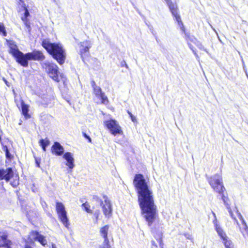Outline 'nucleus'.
Returning <instances> with one entry per match:
<instances>
[{
    "mask_svg": "<svg viewBox=\"0 0 248 248\" xmlns=\"http://www.w3.org/2000/svg\"><path fill=\"white\" fill-rule=\"evenodd\" d=\"M45 59V56L40 51H33L26 54L23 53V56L19 62V64L21 66L27 67L28 66V61H39Z\"/></svg>",
    "mask_w": 248,
    "mask_h": 248,
    "instance_id": "39448f33",
    "label": "nucleus"
},
{
    "mask_svg": "<svg viewBox=\"0 0 248 248\" xmlns=\"http://www.w3.org/2000/svg\"><path fill=\"white\" fill-rule=\"evenodd\" d=\"M63 158L66 161V165L70 169H72L74 165V159L73 154L70 152H66L63 154Z\"/></svg>",
    "mask_w": 248,
    "mask_h": 248,
    "instance_id": "a211bd4d",
    "label": "nucleus"
},
{
    "mask_svg": "<svg viewBox=\"0 0 248 248\" xmlns=\"http://www.w3.org/2000/svg\"><path fill=\"white\" fill-rule=\"evenodd\" d=\"M45 205H46V202H44V204L42 203V206H43L44 208V206Z\"/></svg>",
    "mask_w": 248,
    "mask_h": 248,
    "instance_id": "79ce46f5",
    "label": "nucleus"
},
{
    "mask_svg": "<svg viewBox=\"0 0 248 248\" xmlns=\"http://www.w3.org/2000/svg\"><path fill=\"white\" fill-rule=\"evenodd\" d=\"M151 243H152V248H157V245L155 241L152 240L151 241Z\"/></svg>",
    "mask_w": 248,
    "mask_h": 248,
    "instance_id": "7c9ffc66",
    "label": "nucleus"
},
{
    "mask_svg": "<svg viewBox=\"0 0 248 248\" xmlns=\"http://www.w3.org/2000/svg\"><path fill=\"white\" fill-rule=\"evenodd\" d=\"M208 182L214 190L221 195V199L224 202L225 207L227 209L232 219L238 225L237 219L234 217L232 212V211L230 204L229 203V199L227 197H225L223 194L226 189L223 185L222 178L221 175L219 174H216L208 178Z\"/></svg>",
    "mask_w": 248,
    "mask_h": 248,
    "instance_id": "f03ea898",
    "label": "nucleus"
},
{
    "mask_svg": "<svg viewBox=\"0 0 248 248\" xmlns=\"http://www.w3.org/2000/svg\"><path fill=\"white\" fill-rule=\"evenodd\" d=\"M128 113L129 115V116L131 118V120L133 122H136V118L130 112V111H128Z\"/></svg>",
    "mask_w": 248,
    "mask_h": 248,
    "instance_id": "c756f323",
    "label": "nucleus"
},
{
    "mask_svg": "<svg viewBox=\"0 0 248 248\" xmlns=\"http://www.w3.org/2000/svg\"><path fill=\"white\" fill-rule=\"evenodd\" d=\"M56 208L61 222L66 228H68L69 223H68L67 213L64 205L62 202H56Z\"/></svg>",
    "mask_w": 248,
    "mask_h": 248,
    "instance_id": "1a4fd4ad",
    "label": "nucleus"
},
{
    "mask_svg": "<svg viewBox=\"0 0 248 248\" xmlns=\"http://www.w3.org/2000/svg\"><path fill=\"white\" fill-rule=\"evenodd\" d=\"M108 229L109 226L108 225H106L100 229V234L104 239V246L102 248H111L110 246L108 244L109 240L108 238Z\"/></svg>",
    "mask_w": 248,
    "mask_h": 248,
    "instance_id": "2eb2a0df",
    "label": "nucleus"
},
{
    "mask_svg": "<svg viewBox=\"0 0 248 248\" xmlns=\"http://www.w3.org/2000/svg\"><path fill=\"white\" fill-rule=\"evenodd\" d=\"M30 16V13L29 12V11L28 9H26V10L24 12V16H22L21 18L23 23H24L26 27L28 29H30V22L27 17ZM29 31H30V30H29Z\"/></svg>",
    "mask_w": 248,
    "mask_h": 248,
    "instance_id": "412c9836",
    "label": "nucleus"
},
{
    "mask_svg": "<svg viewBox=\"0 0 248 248\" xmlns=\"http://www.w3.org/2000/svg\"><path fill=\"white\" fill-rule=\"evenodd\" d=\"M212 214L215 217V219L213 220V224L215 227V230L217 231L218 235L219 236L222 240L225 239L228 237L227 236L225 232L223 231L220 226L217 223V219L215 213L212 211Z\"/></svg>",
    "mask_w": 248,
    "mask_h": 248,
    "instance_id": "4468645a",
    "label": "nucleus"
},
{
    "mask_svg": "<svg viewBox=\"0 0 248 248\" xmlns=\"http://www.w3.org/2000/svg\"><path fill=\"white\" fill-rule=\"evenodd\" d=\"M2 149L3 151H4L5 153L9 151L8 149L6 146H3Z\"/></svg>",
    "mask_w": 248,
    "mask_h": 248,
    "instance_id": "c9c22d12",
    "label": "nucleus"
},
{
    "mask_svg": "<svg viewBox=\"0 0 248 248\" xmlns=\"http://www.w3.org/2000/svg\"><path fill=\"white\" fill-rule=\"evenodd\" d=\"M1 33L3 36H6L7 35L5 27L2 23H0V34Z\"/></svg>",
    "mask_w": 248,
    "mask_h": 248,
    "instance_id": "bb28decb",
    "label": "nucleus"
},
{
    "mask_svg": "<svg viewBox=\"0 0 248 248\" xmlns=\"http://www.w3.org/2000/svg\"><path fill=\"white\" fill-rule=\"evenodd\" d=\"M51 248H57L55 244H52V245H51Z\"/></svg>",
    "mask_w": 248,
    "mask_h": 248,
    "instance_id": "ea45409f",
    "label": "nucleus"
},
{
    "mask_svg": "<svg viewBox=\"0 0 248 248\" xmlns=\"http://www.w3.org/2000/svg\"><path fill=\"white\" fill-rule=\"evenodd\" d=\"M186 39L188 45L190 49L192 51L197 58H199V56L196 52V49L194 48L192 44L195 45L199 49L205 51L208 53L207 50L204 48L202 45L199 41L197 40L194 36H190L189 34L185 33Z\"/></svg>",
    "mask_w": 248,
    "mask_h": 248,
    "instance_id": "423d86ee",
    "label": "nucleus"
},
{
    "mask_svg": "<svg viewBox=\"0 0 248 248\" xmlns=\"http://www.w3.org/2000/svg\"><path fill=\"white\" fill-rule=\"evenodd\" d=\"M43 67L45 69L50 78L54 81L58 82L60 81V79H63V75L61 74L58 71V67L56 64L48 62H45L43 64Z\"/></svg>",
    "mask_w": 248,
    "mask_h": 248,
    "instance_id": "20e7f679",
    "label": "nucleus"
},
{
    "mask_svg": "<svg viewBox=\"0 0 248 248\" xmlns=\"http://www.w3.org/2000/svg\"><path fill=\"white\" fill-rule=\"evenodd\" d=\"M7 44L9 48V53L16 59V62L19 63L23 53L20 51L16 43L12 40H6Z\"/></svg>",
    "mask_w": 248,
    "mask_h": 248,
    "instance_id": "9d476101",
    "label": "nucleus"
},
{
    "mask_svg": "<svg viewBox=\"0 0 248 248\" xmlns=\"http://www.w3.org/2000/svg\"><path fill=\"white\" fill-rule=\"evenodd\" d=\"M99 215H100V211L99 210H96L94 213V216L95 217L96 222H97Z\"/></svg>",
    "mask_w": 248,
    "mask_h": 248,
    "instance_id": "c85d7f7f",
    "label": "nucleus"
},
{
    "mask_svg": "<svg viewBox=\"0 0 248 248\" xmlns=\"http://www.w3.org/2000/svg\"><path fill=\"white\" fill-rule=\"evenodd\" d=\"M39 143L40 145L42 147L43 151L45 152L46 151V147L50 143V141L47 138H46L45 139L40 140Z\"/></svg>",
    "mask_w": 248,
    "mask_h": 248,
    "instance_id": "4be33fe9",
    "label": "nucleus"
},
{
    "mask_svg": "<svg viewBox=\"0 0 248 248\" xmlns=\"http://www.w3.org/2000/svg\"><path fill=\"white\" fill-rule=\"evenodd\" d=\"M45 205H46V202H44V204L42 203V206H43L44 208V206Z\"/></svg>",
    "mask_w": 248,
    "mask_h": 248,
    "instance_id": "37998d69",
    "label": "nucleus"
},
{
    "mask_svg": "<svg viewBox=\"0 0 248 248\" xmlns=\"http://www.w3.org/2000/svg\"><path fill=\"white\" fill-rule=\"evenodd\" d=\"M31 236L32 237L33 239L34 240L38 241L43 246H45L46 245L47 242L45 237L40 234L37 232H31Z\"/></svg>",
    "mask_w": 248,
    "mask_h": 248,
    "instance_id": "6ab92c4d",
    "label": "nucleus"
},
{
    "mask_svg": "<svg viewBox=\"0 0 248 248\" xmlns=\"http://www.w3.org/2000/svg\"><path fill=\"white\" fill-rule=\"evenodd\" d=\"M29 215V213L27 212V215Z\"/></svg>",
    "mask_w": 248,
    "mask_h": 248,
    "instance_id": "a18cd8bd",
    "label": "nucleus"
},
{
    "mask_svg": "<svg viewBox=\"0 0 248 248\" xmlns=\"http://www.w3.org/2000/svg\"><path fill=\"white\" fill-rule=\"evenodd\" d=\"M21 108L22 114L25 116L26 118L29 117L28 114L29 111V106L25 104L23 101L21 102Z\"/></svg>",
    "mask_w": 248,
    "mask_h": 248,
    "instance_id": "5701e85b",
    "label": "nucleus"
},
{
    "mask_svg": "<svg viewBox=\"0 0 248 248\" xmlns=\"http://www.w3.org/2000/svg\"><path fill=\"white\" fill-rule=\"evenodd\" d=\"M185 236L187 238L189 239H190L191 238V236L190 234H185Z\"/></svg>",
    "mask_w": 248,
    "mask_h": 248,
    "instance_id": "e433bc0d",
    "label": "nucleus"
},
{
    "mask_svg": "<svg viewBox=\"0 0 248 248\" xmlns=\"http://www.w3.org/2000/svg\"><path fill=\"white\" fill-rule=\"evenodd\" d=\"M82 206L84 208V210L88 213H92V210L90 209V205L87 202L82 204Z\"/></svg>",
    "mask_w": 248,
    "mask_h": 248,
    "instance_id": "a878e982",
    "label": "nucleus"
},
{
    "mask_svg": "<svg viewBox=\"0 0 248 248\" xmlns=\"http://www.w3.org/2000/svg\"><path fill=\"white\" fill-rule=\"evenodd\" d=\"M84 136L85 138H86V139H87L90 142H91V141H92L91 138L89 136H88L87 135H86L85 133L84 134Z\"/></svg>",
    "mask_w": 248,
    "mask_h": 248,
    "instance_id": "f704fd0d",
    "label": "nucleus"
},
{
    "mask_svg": "<svg viewBox=\"0 0 248 248\" xmlns=\"http://www.w3.org/2000/svg\"><path fill=\"white\" fill-rule=\"evenodd\" d=\"M122 65L123 66H125V67L128 69V66L127 65V64L125 62H124V64H122Z\"/></svg>",
    "mask_w": 248,
    "mask_h": 248,
    "instance_id": "58836bf2",
    "label": "nucleus"
},
{
    "mask_svg": "<svg viewBox=\"0 0 248 248\" xmlns=\"http://www.w3.org/2000/svg\"><path fill=\"white\" fill-rule=\"evenodd\" d=\"M35 163L37 167H40V159L35 158Z\"/></svg>",
    "mask_w": 248,
    "mask_h": 248,
    "instance_id": "2f4dec72",
    "label": "nucleus"
},
{
    "mask_svg": "<svg viewBox=\"0 0 248 248\" xmlns=\"http://www.w3.org/2000/svg\"><path fill=\"white\" fill-rule=\"evenodd\" d=\"M11 244V241L7 239L6 235H3L0 237V247H4L10 248Z\"/></svg>",
    "mask_w": 248,
    "mask_h": 248,
    "instance_id": "aec40b11",
    "label": "nucleus"
},
{
    "mask_svg": "<svg viewBox=\"0 0 248 248\" xmlns=\"http://www.w3.org/2000/svg\"><path fill=\"white\" fill-rule=\"evenodd\" d=\"M45 205H46V202H44V204L42 203V206H43L44 208V206Z\"/></svg>",
    "mask_w": 248,
    "mask_h": 248,
    "instance_id": "c03bdc74",
    "label": "nucleus"
},
{
    "mask_svg": "<svg viewBox=\"0 0 248 248\" xmlns=\"http://www.w3.org/2000/svg\"><path fill=\"white\" fill-rule=\"evenodd\" d=\"M167 4L170 8L172 15L175 18V19L178 22L181 29L185 33V29L181 21L180 16L178 14V8L176 4H174L172 2L171 0H169V2Z\"/></svg>",
    "mask_w": 248,
    "mask_h": 248,
    "instance_id": "9b49d317",
    "label": "nucleus"
},
{
    "mask_svg": "<svg viewBox=\"0 0 248 248\" xmlns=\"http://www.w3.org/2000/svg\"><path fill=\"white\" fill-rule=\"evenodd\" d=\"M91 85L93 88V93L95 95L97 103H102L107 104L108 103V99L107 97L105 95V93L102 92L100 87L96 85L94 81L91 82Z\"/></svg>",
    "mask_w": 248,
    "mask_h": 248,
    "instance_id": "6e6552de",
    "label": "nucleus"
},
{
    "mask_svg": "<svg viewBox=\"0 0 248 248\" xmlns=\"http://www.w3.org/2000/svg\"><path fill=\"white\" fill-rule=\"evenodd\" d=\"M11 184L13 186L16 187L17 185H18V180L14 181L13 182L11 183Z\"/></svg>",
    "mask_w": 248,
    "mask_h": 248,
    "instance_id": "473e14b6",
    "label": "nucleus"
},
{
    "mask_svg": "<svg viewBox=\"0 0 248 248\" xmlns=\"http://www.w3.org/2000/svg\"><path fill=\"white\" fill-rule=\"evenodd\" d=\"M6 156L7 158L10 159L11 158V155L9 153V151L5 153Z\"/></svg>",
    "mask_w": 248,
    "mask_h": 248,
    "instance_id": "72a5a7b5",
    "label": "nucleus"
},
{
    "mask_svg": "<svg viewBox=\"0 0 248 248\" xmlns=\"http://www.w3.org/2000/svg\"><path fill=\"white\" fill-rule=\"evenodd\" d=\"M25 248H32L31 247H30V246L27 245V246H26Z\"/></svg>",
    "mask_w": 248,
    "mask_h": 248,
    "instance_id": "a19ab883",
    "label": "nucleus"
},
{
    "mask_svg": "<svg viewBox=\"0 0 248 248\" xmlns=\"http://www.w3.org/2000/svg\"><path fill=\"white\" fill-rule=\"evenodd\" d=\"M162 233H159L158 235H155V238L156 239L157 242L159 243V248H164V244L163 243L162 240Z\"/></svg>",
    "mask_w": 248,
    "mask_h": 248,
    "instance_id": "393cba45",
    "label": "nucleus"
},
{
    "mask_svg": "<svg viewBox=\"0 0 248 248\" xmlns=\"http://www.w3.org/2000/svg\"><path fill=\"white\" fill-rule=\"evenodd\" d=\"M42 46L59 64H62L64 63L66 55L61 44L52 43L48 40H45L42 42Z\"/></svg>",
    "mask_w": 248,
    "mask_h": 248,
    "instance_id": "7ed1b4c3",
    "label": "nucleus"
},
{
    "mask_svg": "<svg viewBox=\"0 0 248 248\" xmlns=\"http://www.w3.org/2000/svg\"><path fill=\"white\" fill-rule=\"evenodd\" d=\"M52 153L57 156L63 154L64 148L58 142H55L51 147Z\"/></svg>",
    "mask_w": 248,
    "mask_h": 248,
    "instance_id": "f3484780",
    "label": "nucleus"
},
{
    "mask_svg": "<svg viewBox=\"0 0 248 248\" xmlns=\"http://www.w3.org/2000/svg\"><path fill=\"white\" fill-rule=\"evenodd\" d=\"M222 242L225 248H234L232 242L228 237L222 240Z\"/></svg>",
    "mask_w": 248,
    "mask_h": 248,
    "instance_id": "b1692460",
    "label": "nucleus"
},
{
    "mask_svg": "<svg viewBox=\"0 0 248 248\" xmlns=\"http://www.w3.org/2000/svg\"><path fill=\"white\" fill-rule=\"evenodd\" d=\"M79 53L80 55L81 58L83 59V55H85L86 54L89 52V48L92 46V43L89 41H85L80 42L79 44Z\"/></svg>",
    "mask_w": 248,
    "mask_h": 248,
    "instance_id": "ddd939ff",
    "label": "nucleus"
},
{
    "mask_svg": "<svg viewBox=\"0 0 248 248\" xmlns=\"http://www.w3.org/2000/svg\"><path fill=\"white\" fill-rule=\"evenodd\" d=\"M18 4L19 6H21V7L23 8L24 11H25L26 9H28L26 6V4L24 0H18Z\"/></svg>",
    "mask_w": 248,
    "mask_h": 248,
    "instance_id": "cd10ccee",
    "label": "nucleus"
},
{
    "mask_svg": "<svg viewBox=\"0 0 248 248\" xmlns=\"http://www.w3.org/2000/svg\"><path fill=\"white\" fill-rule=\"evenodd\" d=\"M14 176V172L12 168H8L6 170H0V179H4L7 182Z\"/></svg>",
    "mask_w": 248,
    "mask_h": 248,
    "instance_id": "dca6fc26",
    "label": "nucleus"
},
{
    "mask_svg": "<svg viewBox=\"0 0 248 248\" xmlns=\"http://www.w3.org/2000/svg\"><path fill=\"white\" fill-rule=\"evenodd\" d=\"M104 199V201L101 202L100 205L106 217H109L111 216L112 211L111 204L107 197L105 196Z\"/></svg>",
    "mask_w": 248,
    "mask_h": 248,
    "instance_id": "f8f14e48",
    "label": "nucleus"
},
{
    "mask_svg": "<svg viewBox=\"0 0 248 248\" xmlns=\"http://www.w3.org/2000/svg\"><path fill=\"white\" fill-rule=\"evenodd\" d=\"M104 125L114 136L123 134L121 127L115 120L110 119L104 122Z\"/></svg>",
    "mask_w": 248,
    "mask_h": 248,
    "instance_id": "0eeeda50",
    "label": "nucleus"
},
{
    "mask_svg": "<svg viewBox=\"0 0 248 248\" xmlns=\"http://www.w3.org/2000/svg\"><path fill=\"white\" fill-rule=\"evenodd\" d=\"M133 184L137 191L141 214L148 222V226H151L157 216L153 193L142 174L135 175Z\"/></svg>",
    "mask_w": 248,
    "mask_h": 248,
    "instance_id": "f257e3e1",
    "label": "nucleus"
},
{
    "mask_svg": "<svg viewBox=\"0 0 248 248\" xmlns=\"http://www.w3.org/2000/svg\"><path fill=\"white\" fill-rule=\"evenodd\" d=\"M243 63H244V62H243ZM243 68H244V70L246 73V74L247 75V77H248V73H247V70H245V65H244V63H243Z\"/></svg>",
    "mask_w": 248,
    "mask_h": 248,
    "instance_id": "4c0bfd02",
    "label": "nucleus"
}]
</instances>
